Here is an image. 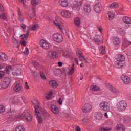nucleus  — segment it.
I'll use <instances>...</instances> for the list:
<instances>
[{"instance_id": "38", "label": "nucleus", "mask_w": 131, "mask_h": 131, "mask_svg": "<svg viewBox=\"0 0 131 131\" xmlns=\"http://www.w3.org/2000/svg\"><path fill=\"white\" fill-rule=\"evenodd\" d=\"M74 23L76 26H79L80 25V19L78 17L75 18Z\"/></svg>"}, {"instance_id": "1", "label": "nucleus", "mask_w": 131, "mask_h": 131, "mask_svg": "<svg viewBox=\"0 0 131 131\" xmlns=\"http://www.w3.org/2000/svg\"><path fill=\"white\" fill-rule=\"evenodd\" d=\"M32 102L34 105L36 118H37L38 123H42V118L41 117V115H40V113H39V111H38L39 110V108H40V105H39L40 103L36 99H34L32 100Z\"/></svg>"}, {"instance_id": "57", "label": "nucleus", "mask_w": 131, "mask_h": 131, "mask_svg": "<svg viewBox=\"0 0 131 131\" xmlns=\"http://www.w3.org/2000/svg\"><path fill=\"white\" fill-rule=\"evenodd\" d=\"M5 43H8L9 42V37H4Z\"/></svg>"}, {"instance_id": "27", "label": "nucleus", "mask_w": 131, "mask_h": 131, "mask_svg": "<svg viewBox=\"0 0 131 131\" xmlns=\"http://www.w3.org/2000/svg\"><path fill=\"white\" fill-rule=\"evenodd\" d=\"M108 20L111 21L114 19V17H115V13L113 12V11H110L108 12Z\"/></svg>"}, {"instance_id": "3", "label": "nucleus", "mask_w": 131, "mask_h": 131, "mask_svg": "<svg viewBox=\"0 0 131 131\" xmlns=\"http://www.w3.org/2000/svg\"><path fill=\"white\" fill-rule=\"evenodd\" d=\"M82 6V2L80 1H75L73 2L70 9L75 11V12H79L81 6Z\"/></svg>"}, {"instance_id": "17", "label": "nucleus", "mask_w": 131, "mask_h": 131, "mask_svg": "<svg viewBox=\"0 0 131 131\" xmlns=\"http://www.w3.org/2000/svg\"><path fill=\"white\" fill-rule=\"evenodd\" d=\"M22 101H24V98L21 97L14 96L12 98V103H14V104H19L21 103Z\"/></svg>"}, {"instance_id": "50", "label": "nucleus", "mask_w": 131, "mask_h": 131, "mask_svg": "<svg viewBox=\"0 0 131 131\" xmlns=\"http://www.w3.org/2000/svg\"><path fill=\"white\" fill-rule=\"evenodd\" d=\"M7 16L8 15L6 13H2L1 15H0V17L1 19H5Z\"/></svg>"}, {"instance_id": "53", "label": "nucleus", "mask_w": 131, "mask_h": 131, "mask_svg": "<svg viewBox=\"0 0 131 131\" xmlns=\"http://www.w3.org/2000/svg\"><path fill=\"white\" fill-rule=\"evenodd\" d=\"M119 32L122 35H123L124 34V33H125V31H124V30H123V29L122 28L119 29Z\"/></svg>"}, {"instance_id": "15", "label": "nucleus", "mask_w": 131, "mask_h": 131, "mask_svg": "<svg viewBox=\"0 0 131 131\" xmlns=\"http://www.w3.org/2000/svg\"><path fill=\"white\" fill-rule=\"evenodd\" d=\"M58 5L62 8H68L69 7V2L68 0H58Z\"/></svg>"}, {"instance_id": "47", "label": "nucleus", "mask_w": 131, "mask_h": 131, "mask_svg": "<svg viewBox=\"0 0 131 131\" xmlns=\"http://www.w3.org/2000/svg\"><path fill=\"white\" fill-rule=\"evenodd\" d=\"M101 131H111L112 130V128L111 127H105L101 128Z\"/></svg>"}, {"instance_id": "20", "label": "nucleus", "mask_w": 131, "mask_h": 131, "mask_svg": "<svg viewBox=\"0 0 131 131\" xmlns=\"http://www.w3.org/2000/svg\"><path fill=\"white\" fill-rule=\"evenodd\" d=\"M53 94L54 92H53L52 90L47 91L45 93L46 99H47V100H52V99H53Z\"/></svg>"}, {"instance_id": "41", "label": "nucleus", "mask_w": 131, "mask_h": 131, "mask_svg": "<svg viewBox=\"0 0 131 131\" xmlns=\"http://www.w3.org/2000/svg\"><path fill=\"white\" fill-rule=\"evenodd\" d=\"M31 3L32 6H37L40 4V0H32Z\"/></svg>"}, {"instance_id": "22", "label": "nucleus", "mask_w": 131, "mask_h": 131, "mask_svg": "<svg viewBox=\"0 0 131 131\" xmlns=\"http://www.w3.org/2000/svg\"><path fill=\"white\" fill-rule=\"evenodd\" d=\"M51 111L54 113V114H55L56 115H58V114H59L60 110H59V108L57 106L55 105H51Z\"/></svg>"}, {"instance_id": "12", "label": "nucleus", "mask_w": 131, "mask_h": 131, "mask_svg": "<svg viewBox=\"0 0 131 131\" xmlns=\"http://www.w3.org/2000/svg\"><path fill=\"white\" fill-rule=\"evenodd\" d=\"M22 73V69L19 67H16L12 70V75L13 76H19Z\"/></svg>"}, {"instance_id": "61", "label": "nucleus", "mask_w": 131, "mask_h": 131, "mask_svg": "<svg viewBox=\"0 0 131 131\" xmlns=\"http://www.w3.org/2000/svg\"><path fill=\"white\" fill-rule=\"evenodd\" d=\"M3 68H5V64L0 63V70L1 69H3Z\"/></svg>"}, {"instance_id": "32", "label": "nucleus", "mask_w": 131, "mask_h": 131, "mask_svg": "<svg viewBox=\"0 0 131 131\" xmlns=\"http://www.w3.org/2000/svg\"><path fill=\"white\" fill-rule=\"evenodd\" d=\"M99 52L102 55L106 54V48L105 47V46H100L99 47Z\"/></svg>"}, {"instance_id": "14", "label": "nucleus", "mask_w": 131, "mask_h": 131, "mask_svg": "<svg viewBox=\"0 0 131 131\" xmlns=\"http://www.w3.org/2000/svg\"><path fill=\"white\" fill-rule=\"evenodd\" d=\"M58 54H62V56L64 57V58H69L70 57V53L68 51H64L63 49L60 48L57 51Z\"/></svg>"}, {"instance_id": "63", "label": "nucleus", "mask_w": 131, "mask_h": 131, "mask_svg": "<svg viewBox=\"0 0 131 131\" xmlns=\"http://www.w3.org/2000/svg\"><path fill=\"white\" fill-rule=\"evenodd\" d=\"M0 12H4V7L2 4H0Z\"/></svg>"}, {"instance_id": "13", "label": "nucleus", "mask_w": 131, "mask_h": 131, "mask_svg": "<svg viewBox=\"0 0 131 131\" xmlns=\"http://www.w3.org/2000/svg\"><path fill=\"white\" fill-rule=\"evenodd\" d=\"M83 10L85 13H91L92 6L89 2H85L83 4Z\"/></svg>"}, {"instance_id": "56", "label": "nucleus", "mask_w": 131, "mask_h": 131, "mask_svg": "<svg viewBox=\"0 0 131 131\" xmlns=\"http://www.w3.org/2000/svg\"><path fill=\"white\" fill-rule=\"evenodd\" d=\"M5 76V72L4 71H0V79L1 78H3Z\"/></svg>"}, {"instance_id": "52", "label": "nucleus", "mask_w": 131, "mask_h": 131, "mask_svg": "<svg viewBox=\"0 0 131 131\" xmlns=\"http://www.w3.org/2000/svg\"><path fill=\"white\" fill-rule=\"evenodd\" d=\"M24 54L25 55H26L27 56L29 55V49H28V48L26 47L24 51Z\"/></svg>"}, {"instance_id": "25", "label": "nucleus", "mask_w": 131, "mask_h": 131, "mask_svg": "<svg viewBox=\"0 0 131 131\" xmlns=\"http://www.w3.org/2000/svg\"><path fill=\"white\" fill-rule=\"evenodd\" d=\"M29 29L30 30H34V31H35V30H37L38 28H39V25L38 24H34L32 25H30L28 27Z\"/></svg>"}, {"instance_id": "58", "label": "nucleus", "mask_w": 131, "mask_h": 131, "mask_svg": "<svg viewBox=\"0 0 131 131\" xmlns=\"http://www.w3.org/2000/svg\"><path fill=\"white\" fill-rule=\"evenodd\" d=\"M25 88L26 90H28L29 89V86L28 85V83L27 82L25 83Z\"/></svg>"}, {"instance_id": "33", "label": "nucleus", "mask_w": 131, "mask_h": 131, "mask_svg": "<svg viewBox=\"0 0 131 131\" xmlns=\"http://www.w3.org/2000/svg\"><path fill=\"white\" fill-rule=\"evenodd\" d=\"M113 42L115 46H118V45L120 43V39L118 37L114 38L113 40Z\"/></svg>"}, {"instance_id": "21", "label": "nucleus", "mask_w": 131, "mask_h": 131, "mask_svg": "<svg viewBox=\"0 0 131 131\" xmlns=\"http://www.w3.org/2000/svg\"><path fill=\"white\" fill-rule=\"evenodd\" d=\"M76 55L78 57L80 61H84L85 63H88L86 59L84 58V56L82 55V52H81V51H78L76 53Z\"/></svg>"}, {"instance_id": "30", "label": "nucleus", "mask_w": 131, "mask_h": 131, "mask_svg": "<svg viewBox=\"0 0 131 131\" xmlns=\"http://www.w3.org/2000/svg\"><path fill=\"white\" fill-rule=\"evenodd\" d=\"M14 91L15 92H21L22 90V85L20 83L17 84L14 88Z\"/></svg>"}, {"instance_id": "4", "label": "nucleus", "mask_w": 131, "mask_h": 131, "mask_svg": "<svg viewBox=\"0 0 131 131\" xmlns=\"http://www.w3.org/2000/svg\"><path fill=\"white\" fill-rule=\"evenodd\" d=\"M24 117H26L27 121L29 122L32 120L31 115L29 114V111L27 110L24 111L22 115L19 114L15 116V118L16 119L23 118Z\"/></svg>"}, {"instance_id": "42", "label": "nucleus", "mask_w": 131, "mask_h": 131, "mask_svg": "<svg viewBox=\"0 0 131 131\" xmlns=\"http://www.w3.org/2000/svg\"><path fill=\"white\" fill-rule=\"evenodd\" d=\"M102 116L103 115H102V113L100 112H98L95 113V117L96 119H101Z\"/></svg>"}, {"instance_id": "44", "label": "nucleus", "mask_w": 131, "mask_h": 131, "mask_svg": "<svg viewBox=\"0 0 131 131\" xmlns=\"http://www.w3.org/2000/svg\"><path fill=\"white\" fill-rule=\"evenodd\" d=\"M15 131H25V128L23 126H18L15 128Z\"/></svg>"}, {"instance_id": "8", "label": "nucleus", "mask_w": 131, "mask_h": 131, "mask_svg": "<svg viewBox=\"0 0 131 131\" xmlns=\"http://www.w3.org/2000/svg\"><path fill=\"white\" fill-rule=\"evenodd\" d=\"M60 16L64 19H70L72 18V13L69 10L63 9L60 12Z\"/></svg>"}, {"instance_id": "60", "label": "nucleus", "mask_w": 131, "mask_h": 131, "mask_svg": "<svg viewBox=\"0 0 131 131\" xmlns=\"http://www.w3.org/2000/svg\"><path fill=\"white\" fill-rule=\"evenodd\" d=\"M7 31L8 33H12V32H13V30L12 29H7Z\"/></svg>"}, {"instance_id": "59", "label": "nucleus", "mask_w": 131, "mask_h": 131, "mask_svg": "<svg viewBox=\"0 0 131 131\" xmlns=\"http://www.w3.org/2000/svg\"><path fill=\"white\" fill-rule=\"evenodd\" d=\"M40 76L43 79H47V78L46 77V75H45V74L41 73Z\"/></svg>"}, {"instance_id": "2", "label": "nucleus", "mask_w": 131, "mask_h": 131, "mask_svg": "<svg viewBox=\"0 0 131 131\" xmlns=\"http://www.w3.org/2000/svg\"><path fill=\"white\" fill-rule=\"evenodd\" d=\"M115 59L116 60L115 67L116 68H121L123 67L124 65V61L125 60V58L124 56L122 54H117L115 56Z\"/></svg>"}, {"instance_id": "43", "label": "nucleus", "mask_w": 131, "mask_h": 131, "mask_svg": "<svg viewBox=\"0 0 131 131\" xmlns=\"http://www.w3.org/2000/svg\"><path fill=\"white\" fill-rule=\"evenodd\" d=\"M74 73V64H73L72 67L69 69V74L70 75H72Z\"/></svg>"}, {"instance_id": "62", "label": "nucleus", "mask_w": 131, "mask_h": 131, "mask_svg": "<svg viewBox=\"0 0 131 131\" xmlns=\"http://www.w3.org/2000/svg\"><path fill=\"white\" fill-rule=\"evenodd\" d=\"M8 113H9V114H14V113H15V110H11Z\"/></svg>"}, {"instance_id": "35", "label": "nucleus", "mask_w": 131, "mask_h": 131, "mask_svg": "<svg viewBox=\"0 0 131 131\" xmlns=\"http://www.w3.org/2000/svg\"><path fill=\"white\" fill-rule=\"evenodd\" d=\"M28 36H29V32L27 31L26 34H23L20 36V38L22 40H27L28 38Z\"/></svg>"}, {"instance_id": "36", "label": "nucleus", "mask_w": 131, "mask_h": 131, "mask_svg": "<svg viewBox=\"0 0 131 131\" xmlns=\"http://www.w3.org/2000/svg\"><path fill=\"white\" fill-rule=\"evenodd\" d=\"M13 70L12 66H8L4 70L5 73H10Z\"/></svg>"}, {"instance_id": "7", "label": "nucleus", "mask_w": 131, "mask_h": 131, "mask_svg": "<svg viewBox=\"0 0 131 131\" xmlns=\"http://www.w3.org/2000/svg\"><path fill=\"white\" fill-rule=\"evenodd\" d=\"M127 107V104L125 101H120L117 104V109L120 112L124 111Z\"/></svg>"}, {"instance_id": "40", "label": "nucleus", "mask_w": 131, "mask_h": 131, "mask_svg": "<svg viewBox=\"0 0 131 131\" xmlns=\"http://www.w3.org/2000/svg\"><path fill=\"white\" fill-rule=\"evenodd\" d=\"M119 5H118V3L117 2H113L110 5V7L112 8L113 9H117L119 8Z\"/></svg>"}, {"instance_id": "39", "label": "nucleus", "mask_w": 131, "mask_h": 131, "mask_svg": "<svg viewBox=\"0 0 131 131\" xmlns=\"http://www.w3.org/2000/svg\"><path fill=\"white\" fill-rule=\"evenodd\" d=\"M57 28L58 29H60V31H61L62 33H66V27H65V26L61 25L59 27Z\"/></svg>"}, {"instance_id": "24", "label": "nucleus", "mask_w": 131, "mask_h": 131, "mask_svg": "<svg viewBox=\"0 0 131 131\" xmlns=\"http://www.w3.org/2000/svg\"><path fill=\"white\" fill-rule=\"evenodd\" d=\"M48 57L51 59H56L58 57V54L56 52H49L48 53Z\"/></svg>"}, {"instance_id": "34", "label": "nucleus", "mask_w": 131, "mask_h": 131, "mask_svg": "<svg viewBox=\"0 0 131 131\" xmlns=\"http://www.w3.org/2000/svg\"><path fill=\"white\" fill-rule=\"evenodd\" d=\"M123 21L125 23H127V24H131V18L128 17H123Z\"/></svg>"}, {"instance_id": "29", "label": "nucleus", "mask_w": 131, "mask_h": 131, "mask_svg": "<svg viewBox=\"0 0 131 131\" xmlns=\"http://www.w3.org/2000/svg\"><path fill=\"white\" fill-rule=\"evenodd\" d=\"M28 16L29 21H30L31 19H32V17L34 16H35V10L34 9H33L32 10V13L31 12H30L28 14Z\"/></svg>"}, {"instance_id": "45", "label": "nucleus", "mask_w": 131, "mask_h": 131, "mask_svg": "<svg viewBox=\"0 0 131 131\" xmlns=\"http://www.w3.org/2000/svg\"><path fill=\"white\" fill-rule=\"evenodd\" d=\"M6 111V107L4 105H0V114H2Z\"/></svg>"}, {"instance_id": "16", "label": "nucleus", "mask_w": 131, "mask_h": 131, "mask_svg": "<svg viewBox=\"0 0 131 131\" xmlns=\"http://www.w3.org/2000/svg\"><path fill=\"white\" fill-rule=\"evenodd\" d=\"M82 111L84 113H89L92 111V105L90 103H85L82 107Z\"/></svg>"}, {"instance_id": "48", "label": "nucleus", "mask_w": 131, "mask_h": 131, "mask_svg": "<svg viewBox=\"0 0 131 131\" xmlns=\"http://www.w3.org/2000/svg\"><path fill=\"white\" fill-rule=\"evenodd\" d=\"M89 121H90V119L89 118V117H85L83 119L82 122V123H87V122H89Z\"/></svg>"}, {"instance_id": "19", "label": "nucleus", "mask_w": 131, "mask_h": 131, "mask_svg": "<svg viewBox=\"0 0 131 131\" xmlns=\"http://www.w3.org/2000/svg\"><path fill=\"white\" fill-rule=\"evenodd\" d=\"M121 79L122 80L123 82L125 83V84H128V83H130V81H131L130 78H129V77L127 76L123 75L121 77Z\"/></svg>"}, {"instance_id": "28", "label": "nucleus", "mask_w": 131, "mask_h": 131, "mask_svg": "<svg viewBox=\"0 0 131 131\" xmlns=\"http://www.w3.org/2000/svg\"><path fill=\"white\" fill-rule=\"evenodd\" d=\"M117 131H125V128L122 124H118L116 128Z\"/></svg>"}, {"instance_id": "49", "label": "nucleus", "mask_w": 131, "mask_h": 131, "mask_svg": "<svg viewBox=\"0 0 131 131\" xmlns=\"http://www.w3.org/2000/svg\"><path fill=\"white\" fill-rule=\"evenodd\" d=\"M123 43L124 46H125V47H127L128 45H131V42L127 41L126 40H124L123 41Z\"/></svg>"}, {"instance_id": "5", "label": "nucleus", "mask_w": 131, "mask_h": 131, "mask_svg": "<svg viewBox=\"0 0 131 131\" xmlns=\"http://www.w3.org/2000/svg\"><path fill=\"white\" fill-rule=\"evenodd\" d=\"M99 108L102 111L105 112H109L110 111V104L107 101H102L99 104Z\"/></svg>"}, {"instance_id": "37", "label": "nucleus", "mask_w": 131, "mask_h": 131, "mask_svg": "<svg viewBox=\"0 0 131 131\" xmlns=\"http://www.w3.org/2000/svg\"><path fill=\"white\" fill-rule=\"evenodd\" d=\"M90 89L93 92H98L100 90V88L97 85L91 86Z\"/></svg>"}, {"instance_id": "23", "label": "nucleus", "mask_w": 131, "mask_h": 131, "mask_svg": "<svg viewBox=\"0 0 131 131\" xmlns=\"http://www.w3.org/2000/svg\"><path fill=\"white\" fill-rule=\"evenodd\" d=\"M102 8H101V4L99 3H96L94 6V11L96 13H101Z\"/></svg>"}, {"instance_id": "9", "label": "nucleus", "mask_w": 131, "mask_h": 131, "mask_svg": "<svg viewBox=\"0 0 131 131\" xmlns=\"http://www.w3.org/2000/svg\"><path fill=\"white\" fill-rule=\"evenodd\" d=\"M10 84H11V78L5 77L3 81L1 83L0 85L2 89H7L10 86Z\"/></svg>"}, {"instance_id": "10", "label": "nucleus", "mask_w": 131, "mask_h": 131, "mask_svg": "<svg viewBox=\"0 0 131 131\" xmlns=\"http://www.w3.org/2000/svg\"><path fill=\"white\" fill-rule=\"evenodd\" d=\"M52 39L54 41H55V42H58L59 43H60V42H62L64 40L62 34L59 33L54 34L52 36Z\"/></svg>"}, {"instance_id": "31", "label": "nucleus", "mask_w": 131, "mask_h": 131, "mask_svg": "<svg viewBox=\"0 0 131 131\" xmlns=\"http://www.w3.org/2000/svg\"><path fill=\"white\" fill-rule=\"evenodd\" d=\"M49 85L52 88H57L58 86V83L56 80H52L49 82Z\"/></svg>"}, {"instance_id": "11", "label": "nucleus", "mask_w": 131, "mask_h": 131, "mask_svg": "<svg viewBox=\"0 0 131 131\" xmlns=\"http://www.w3.org/2000/svg\"><path fill=\"white\" fill-rule=\"evenodd\" d=\"M53 25L57 28L62 25V18L60 16H55L53 21Z\"/></svg>"}, {"instance_id": "46", "label": "nucleus", "mask_w": 131, "mask_h": 131, "mask_svg": "<svg viewBox=\"0 0 131 131\" xmlns=\"http://www.w3.org/2000/svg\"><path fill=\"white\" fill-rule=\"evenodd\" d=\"M17 13H18V19L21 21H23V16H22V14L21 13V12L20 11V9H18V10L17 11Z\"/></svg>"}, {"instance_id": "18", "label": "nucleus", "mask_w": 131, "mask_h": 131, "mask_svg": "<svg viewBox=\"0 0 131 131\" xmlns=\"http://www.w3.org/2000/svg\"><path fill=\"white\" fill-rule=\"evenodd\" d=\"M40 45L45 50H48L50 48L49 42L45 40H41L40 42Z\"/></svg>"}, {"instance_id": "55", "label": "nucleus", "mask_w": 131, "mask_h": 131, "mask_svg": "<svg viewBox=\"0 0 131 131\" xmlns=\"http://www.w3.org/2000/svg\"><path fill=\"white\" fill-rule=\"evenodd\" d=\"M57 103L59 105H62L63 104V99L62 98H59V100L57 101Z\"/></svg>"}, {"instance_id": "51", "label": "nucleus", "mask_w": 131, "mask_h": 131, "mask_svg": "<svg viewBox=\"0 0 131 131\" xmlns=\"http://www.w3.org/2000/svg\"><path fill=\"white\" fill-rule=\"evenodd\" d=\"M12 40L13 43L15 45V46H16V47H18V46H19V41H18L17 39L13 38Z\"/></svg>"}, {"instance_id": "26", "label": "nucleus", "mask_w": 131, "mask_h": 131, "mask_svg": "<svg viewBox=\"0 0 131 131\" xmlns=\"http://www.w3.org/2000/svg\"><path fill=\"white\" fill-rule=\"evenodd\" d=\"M0 60H1V61H7V60H9V57H8L7 54L0 53Z\"/></svg>"}, {"instance_id": "64", "label": "nucleus", "mask_w": 131, "mask_h": 131, "mask_svg": "<svg viewBox=\"0 0 131 131\" xmlns=\"http://www.w3.org/2000/svg\"><path fill=\"white\" fill-rule=\"evenodd\" d=\"M76 131H80V127L79 126H77L76 127Z\"/></svg>"}, {"instance_id": "6", "label": "nucleus", "mask_w": 131, "mask_h": 131, "mask_svg": "<svg viewBox=\"0 0 131 131\" xmlns=\"http://www.w3.org/2000/svg\"><path fill=\"white\" fill-rule=\"evenodd\" d=\"M107 88L110 91L109 97H111L112 98H114V97H116V96H119L120 94L118 91L116 90L115 88H113L111 85H107Z\"/></svg>"}, {"instance_id": "54", "label": "nucleus", "mask_w": 131, "mask_h": 131, "mask_svg": "<svg viewBox=\"0 0 131 131\" xmlns=\"http://www.w3.org/2000/svg\"><path fill=\"white\" fill-rule=\"evenodd\" d=\"M25 40H27L23 39L20 41L21 45H22V46H24V47H25V46H26V45H27V43H26Z\"/></svg>"}]
</instances>
